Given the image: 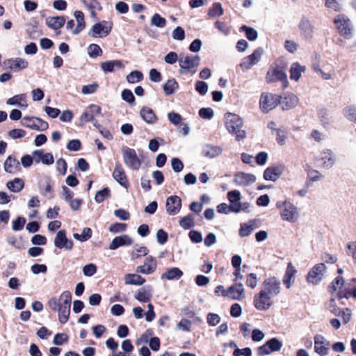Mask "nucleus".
Masks as SVG:
<instances>
[{
  "instance_id": "obj_25",
  "label": "nucleus",
  "mask_w": 356,
  "mask_h": 356,
  "mask_svg": "<svg viewBox=\"0 0 356 356\" xmlns=\"http://www.w3.org/2000/svg\"><path fill=\"white\" fill-rule=\"evenodd\" d=\"M257 180L255 175L250 173H245L243 172H238L234 175V181L238 186H248Z\"/></svg>"
},
{
  "instance_id": "obj_48",
  "label": "nucleus",
  "mask_w": 356,
  "mask_h": 356,
  "mask_svg": "<svg viewBox=\"0 0 356 356\" xmlns=\"http://www.w3.org/2000/svg\"><path fill=\"white\" fill-rule=\"evenodd\" d=\"M92 236V230L90 228L85 227L82 230L81 234L74 233L73 237L81 242L88 241Z\"/></svg>"
},
{
  "instance_id": "obj_43",
  "label": "nucleus",
  "mask_w": 356,
  "mask_h": 356,
  "mask_svg": "<svg viewBox=\"0 0 356 356\" xmlns=\"http://www.w3.org/2000/svg\"><path fill=\"white\" fill-rule=\"evenodd\" d=\"M255 229V225L253 221L243 223L241 225L239 234L241 237L250 236Z\"/></svg>"
},
{
  "instance_id": "obj_45",
  "label": "nucleus",
  "mask_w": 356,
  "mask_h": 356,
  "mask_svg": "<svg viewBox=\"0 0 356 356\" xmlns=\"http://www.w3.org/2000/svg\"><path fill=\"white\" fill-rule=\"evenodd\" d=\"M325 4L327 8L339 12L343 8V0H325Z\"/></svg>"
},
{
  "instance_id": "obj_41",
  "label": "nucleus",
  "mask_w": 356,
  "mask_h": 356,
  "mask_svg": "<svg viewBox=\"0 0 356 356\" xmlns=\"http://www.w3.org/2000/svg\"><path fill=\"white\" fill-rule=\"evenodd\" d=\"M323 179L324 175L320 171L315 169H309L306 185L310 186L314 182L322 181Z\"/></svg>"
},
{
  "instance_id": "obj_46",
  "label": "nucleus",
  "mask_w": 356,
  "mask_h": 356,
  "mask_svg": "<svg viewBox=\"0 0 356 356\" xmlns=\"http://www.w3.org/2000/svg\"><path fill=\"white\" fill-rule=\"evenodd\" d=\"M179 85L175 79L168 80L163 86V91L166 95H170L178 88Z\"/></svg>"
},
{
  "instance_id": "obj_37",
  "label": "nucleus",
  "mask_w": 356,
  "mask_h": 356,
  "mask_svg": "<svg viewBox=\"0 0 356 356\" xmlns=\"http://www.w3.org/2000/svg\"><path fill=\"white\" fill-rule=\"evenodd\" d=\"M123 67L122 63L119 60L105 61L101 63V69L105 73L113 72L115 68L122 69Z\"/></svg>"
},
{
  "instance_id": "obj_31",
  "label": "nucleus",
  "mask_w": 356,
  "mask_h": 356,
  "mask_svg": "<svg viewBox=\"0 0 356 356\" xmlns=\"http://www.w3.org/2000/svg\"><path fill=\"white\" fill-rule=\"evenodd\" d=\"M132 244L131 238L127 235L117 236L113 239L109 245L110 250H116L124 245H131Z\"/></svg>"
},
{
  "instance_id": "obj_33",
  "label": "nucleus",
  "mask_w": 356,
  "mask_h": 356,
  "mask_svg": "<svg viewBox=\"0 0 356 356\" xmlns=\"http://www.w3.org/2000/svg\"><path fill=\"white\" fill-rule=\"evenodd\" d=\"M305 71V66L301 65L299 63H293L290 67V79L298 81Z\"/></svg>"
},
{
  "instance_id": "obj_63",
  "label": "nucleus",
  "mask_w": 356,
  "mask_h": 356,
  "mask_svg": "<svg viewBox=\"0 0 356 356\" xmlns=\"http://www.w3.org/2000/svg\"><path fill=\"white\" fill-rule=\"evenodd\" d=\"M68 341V337L66 334L58 333L54 336L53 343L57 346H61Z\"/></svg>"
},
{
  "instance_id": "obj_35",
  "label": "nucleus",
  "mask_w": 356,
  "mask_h": 356,
  "mask_svg": "<svg viewBox=\"0 0 356 356\" xmlns=\"http://www.w3.org/2000/svg\"><path fill=\"white\" fill-rule=\"evenodd\" d=\"M183 275V272L177 267L168 268L161 276L162 280H179Z\"/></svg>"
},
{
  "instance_id": "obj_57",
  "label": "nucleus",
  "mask_w": 356,
  "mask_h": 356,
  "mask_svg": "<svg viewBox=\"0 0 356 356\" xmlns=\"http://www.w3.org/2000/svg\"><path fill=\"white\" fill-rule=\"evenodd\" d=\"M272 352L279 351L282 347V343L277 338H273L266 341Z\"/></svg>"
},
{
  "instance_id": "obj_51",
  "label": "nucleus",
  "mask_w": 356,
  "mask_h": 356,
  "mask_svg": "<svg viewBox=\"0 0 356 356\" xmlns=\"http://www.w3.org/2000/svg\"><path fill=\"white\" fill-rule=\"evenodd\" d=\"M135 298L143 302H148L151 298V294L144 289H140L134 295Z\"/></svg>"
},
{
  "instance_id": "obj_12",
  "label": "nucleus",
  "mask_w": 356,
  "mask_h": 356,
  "mask_svg": "<svg viewBox=\"0 0 356 356\" xmlns=\"http://www.w3.org/2000/svg\"><path fill=\"white\" fill-rule=\"evenodd\" d=\"M20 124L25 127L33 130L42 131L48 129L49 124L43 120L32 116H25L22 118Z\"/></svg>"
},
{
  "instance_id": "obj_28",
  "label": "nucleus",
  "mask_w": 356,
  "mask_h": 356,
  "mask_svg": "<svg viewBox=\"0 0 356 356\" xmlns=\"http://www.w3.org/2000/svg\"><path fill=\"white\" fill-rule=\"evenodd\" d=\"M112 176L122 186L127 188L129 184L124 170L120 163H116Z\"/></svg>"
},
{
  "instance_id": "obj_55",
  "label": "nucleus",
  "mask_w": 356,
  "mask_h": 356,
  "mask_svg": "<svg viewBox=\"0 0 356 356\" xmlns=\"http://www.w3.org/2000/svg\"><path fill=\"white\" fill-rule=\"evenodd\" d=\"M284 47L287 51L294 54L298 51L299 44L294 40H286L284 43Z\"/></svg>"
},
{
  "instance_id": "obj_5",
  "label": "nucleus",
  "mask_w": 356,
  "mask_h": 356,
  "mask_svg": "<svg viewBox=\"0 0 356 356\" xmlns=\"http://www.w3.org/2000/svg\"><path fill=\"white\" fill-rule=\"evenodd\" d=\"M200 58L198 56H183L179 59L181 74H195L200 65Z\"/></svg>"
},
{
  "instance_id": "obj_49",
  "label": "nucleus",
  "mask_w": 356,
  "mask_h": 356,
  "mask_svg": "<svg viewBox=\"0 0 356 356\" xmlns=\"http://www.w3.org/2000/svg\"><path fill=\"white\" fill-rule=\"evenodd\" d=\"M223 8L221 3H215L209 10V15L211 17H217L223 15Z\"/></svg>"
},
{
  "instance_id": "obj_42",
  "label": "nucleus",
  "mask_w": 356,
  "mask_h": 356,
  "mask_svg": "<svg viewBox=\"0 0 356 356\" xmlns=\"http://www.w3.org/2000/svg\"><path fill=\"white\" fill-rule=\"evenodd\" d=\"M24 183L22 179L15 178L13 180L8 181L7 188L13 193H18L24 188Z\"/></svg>"
},
{
  "instance_id": "obj_15",
  "label": "nucleus",
  "mask_w": 356,
  "mask_h": 356,
  "mask_svg": "<svg viewBox=\"0 0 356 356\" xmlns=\"http://www.w3.org/2000/svg\"><path fill=\"white\" fill-rule=\"evenodd\" d=\"M300 37L306 40H312L314 35V25L312 21L303 17L298 25Z\"/></svg>"
},
{
  "instance_id": "obj_32",
  "label": "nucleus",
  "mask_w": 356,
  "mask_h": 356,
  "mask_svg": "<svg viewBox=\"0 0 356 356\" xmlns=\"http://www.w3.org/2000/svg\"><path fill=\"white\" fill-rule=\"evenodd\" d=\"M141 118L147 124H153L158 120L153 110L149 107H143L140 111Z\"/></svg>"
},
{
  "instance_id": "obj_26",
  "label": "nucleus",
  "mask_w": 356,
  "mask_h": 356,
  "mask_svg": "<svg viewBox=\"0 0 356 356\" xmlns=\"http://www.w3.org/2000/svg\"><path fill=\"white\" fill-rule=\"evenodd\" d=\"M157 264L156 259L152 257H147L143 265L136 268V271L145 275H151L156 269Z\"/></svg>"
},
{
  "instance_id": "obj_14",
  "label": "nucleus",
  "mask_w": 356,
  "mask_h": 356,
  "mask_svg": "<svg viewBox=\"0 0 356 356\" xmlns=\"http://www.w3.org/2000/svg\"><path fill=\"white\" fill-rule=\"evenodd\" d=\"M277 81H282L284 86L286 87L288 81L286 72L280 67H270L266 74V81L273 83Z\"/></svg>"
},
{
  "instance_id": "obj_6",
  "label": "nucleus",
  "mask_w": 356,
  "mask_h": 356,
  "mask_svg": "<svg viewBox=\"0 0 356 356\" xmlns=\"http://www.w3.org/2000/svg\"><path fill=\"white\" fill-rule=\"evenodd\" d=\"M282 286L280 280L275 277L266 279L261 286L260 291L275 300V298L281 293Z\"/></svg>"
},
{
  "instance_id": "obj_54",
  "label": "nucleus",
  "mask_w": 356,
  "mask_h": 356,
  "mask_svg": "<svg viewBox=\"0 0 356 356\" xmlns=\"http://www.w3.org/2000/svg\"><path fill=\"white\" fill-rule=\"evenodd\" d=\"M88 54L92 58H97L102 54V50L99 45L91 44L88 47Z\"/></svg>"
},
{
  "instance_id": "obj_21",
  "label": "nucleus",
  "mask_w": 356,
  "mask_h": 356,
  "mask_svg": "<svg viewBox=\"0 0 356 356\" xmlns=\"http://www.w3.org/2000/svg\"><path fill=\"white\" fill-rule=\"evenodd\" d=\"M227 298L234 300H242L245 298V290L242 283H236L228 288Z\"/></svg>"
},
{
  "instance_id": "obj_17",
  "label": "nucleus",
  "mask_w": 356,
  "mask_h": 356,
  "mask_svg": "<svg viewBox=\"0 0 356 356\" xmlns=\"http://www.w3.org/2000/svg\"><path fill=\"white\" fill-rule=\"evenodd\" d=\"M263 51L262 49L258 48L251 55L243 58L240 64L242 69L249 70L253 65L257 64L261 58Z\"/></svg>"
},
{
  "instance_id": "obj_62",
  "label": "nucleus",
  "mask_w": 356,
  "mask_h": 356,
  "mask_svg": "<svg viewBox=\"0 0 356 356\" xmlns=\"http://www.w3.org/2000/svg\"><path fill=\"white\" fill-rule=\"evenodd\" d=\"M147 253L148 250L147 249V248L140 246L138 248H136L135 250L132 251L131 257L133 259H136L140 257L141 255H147Z\"/></svg>"
},
{
  "instance_id": "obj_36",
  "label": "nucleus",
  "mask_w": 356,
  "mask_h": 356,
  "mask_svg": "<svg viewBox=\"0 0 356 356\" xmlns=\"http://www.w3.org/2000/svg\"><path fill=\"white\" fill-rule=\"evenodd\" d=\"M6 104L11 106H17L20 108H26L28 105L26 104V96L25 94L15 95L9 98Z\"/></svg>"
},
{
  "instance_id": "obj_18",
  "label": "nucleus",
  "mask_w": 356,
  "mask_h": 356,
  "mask_svg": "<svg viewBox=\"0 0 356 356\" xmlns=\"http://www.w3.org/2000/svg\"><path fill=\"white\" fill-rule=\"evenodd\" d=\"M229 207L232 212L238 213L242 210L241 195L239 191L234 190L227 193Z\"/></svg>"
},
{
  "instance_id": "obj_38",
  "label": "nucleus",
  "mask_w": 356,
  "mask_h": 356,
  "mask_svg": "<svg viewBox=\"0 0 356 356\" xmlns=\"http://www.w3.org/2000/svg\"><path fill=\"white\" fill-rule=\"evenodd\" d=\"M222 152V148L218 146L206 145L202 149V154L205 157L213 159L219 156Z\"/></svg>"
},
{
  "instance_id": "obj_53",
  "label": "nucleus",
  "mask_w": 356,
  "mask_h": 356,
  "mask_svg": "<svg viewBox=\"0 0 356 356\" xmlns=\"http://www.w3.org/2000/svg\"><path fill=\"white\" fill-rule=\"evenodd\" d=\"M194 224V218L191 216L183 217L179 220V225L184 229L191 228Z\"/></svg>"
},
{
  "instance_id": "obj_27",
  "label": "nucleus",
  "mask_w": 356,
  "mask_h": 356,
  "mask_svg": "<svg viewBox=\"0 0 356 356\" xmlns=\"http://www.w3.org/2000/svg\"><path fill=\"white\" fill-rule=\"evenodd\" d=\"M54 245L58 248H64L67 250H70L73 248L72 241L66 237V234L64 230H60L58 232L54 239Z\"/></svg>"
},
{
  "instance_id": "obj_40",
  "label": "nucleus",
  "mask_w": 356,
  "mask_h": 356,
  "mask_svg": "<svg viewBox=\"0 0 356 356\" xmlns=\"http://www.w3.org/2000/svg\"><path fill=\"white\" fill-rule=\"evenodd\" d=\"M74 17L76 18L77 25L76 27L72 30V33L74 35L79 34L85 27V19L83 12L80 10H76L74 13Z\"/></svg>"
},
{
  "instance_id": "obj_2",
  "label": "nucleus",
  "mask_w": 356,
  "mask_h": 356,
  "mask_svg": "<svg viewBox=\"0 0 356 356\" xmlns=\"http://www.w3.org/2000/svg\"><path fill=\"white\" fill-rule=\"evenodd\" d=\"M225 126L229 134L236 135L237 141H241L246 137V132L242 129L243 120L239 115L232 113H226Z\"/></svg>"
},
{
  "instance_id": "obj_39",
  "label": "nucleus",
  "mask_w": 356,
  "mask_h": 356,
  "mask_svg": "<svg viewBox=\"0 0 356 356\" xmlns=\"http://www.w3.org/2000/svg\"><path fill=\"white\" fill-rule=\"evenodd\" d=\"M145 282V280L138 274L130 273L124 276V283L127 285L140 286Z\"/></svg>"
},
{
  "instance_id": "obj_4",
  "label": "nucleus",
  "mask_w": 356,
  "mask_h": 356,
  "mask_svg": "<svg viewBox=\"0 0 356 356\" xmlns=\"http://www.w3.org/2000/svg\"><path fill=\"white\" fill-rule=\"evenodd\" d=\"M327 273V268L324 263L315 264L308 272L306 276L307 283L316 286L325 279Z\"/></svg>"
},
{
  "instance_id": "obj_58",
  "label": "nucleus",
  "mask_w": 356,
  "mask_h": 356,
  "mask_svg": "<svg viewBox=\"0 0 356 356\" xmlns=\"http://www.w3.org/2000/svg\"><path fill=\"white\" fill-rule=\"evenodd\" d=\"M26 219L24 217L18 216L13 222L12 225V229L13 230L17 232L22 230L25 224H26Z\"/></svg>"
},
{
  "instance_id": "obj_47",
  "label": "nucleus",
  "mask_w": 356,
  "mask_h": 356,
  "mask_svg": "<svg viewBox=\"0 0 356 356\" xmlns=\"http://www.w3.org/2000/svg\"><path fill=\"white\" fill-rule=\"evenodd\" d=\"M143 79V74L138 70H134L131 72L127 75L126 79L129 83H136L140 82Z\"/></svg>"
},
{
  "instance_id": "obj_61",
  "label": "nucleus",
  "mask_w": 356,
  "mask_h": 356,
  "mask_svg": "<svg viewBox=\"0 0 356 356\" xmlns=\"http://www.w3.org/2000/svg\"><path fill=\"white\" fill-rule=\"evenodd\" d=\"M199 115L204 120H210L213 117L214 113L211 108H202L199 111Z\"/></svg>"
},
{
  "instance_id": "obj_9",
  "label": "nucleus",
  "mask_w": 356,
  "mask_h": 356,
  "mask_svg": "<svg viewBox=\"0 0 356 356\" xmlns=\"http://www.w3.org/2000/svg\"><path fill=\"white\" fill-rule=\"evenodd\" d=\"M280 96L264 92L261 94L259 99V108L264 113H268L274 109L279 104Z\"/></svg>"
},
{
  "instance_id": "obj_10",
  "label": "nucleus",
  "mask_w": 356,
  "mask_h": 356,
  "mask_svg": "<svg viewBox=\"0 0 356 356\" xmlns=\"http://www.w3.org/2000/svg\"><path fill=\"white\" fill-rule=\"evenodd\" d=\"M113 23L109 21H102L95 24L90 28L88 35L92 38H105L111 31Z\"/></svg>"
},
{
  "instance_id": "obj_22",
  "label": "nucleus",
  "mask_w": 356,
  "mask_h": 356,
  "mask_svg": "<svg viewBox=\"0 0 356 356\" xmlns=\"http://www.w3.org/2000/svg\"><path fill=\"white\" fill-rule=\"evenodd\" d=\"M300 99L298 97L293 93H286L280 97L279 103L283 110H290L298 105Z\"/></svg>"
},
{
  "instance_id": "obj_24",
  "label": "nucleus",
  "mask_w": 356,
  "mask_h": 356,
  "mask_svg": "<svg viewBox=\"0 0 356 356\" xmlns=\"http://www.w3.org/2000/svg\"><path fill=\"white\" fill-rule=\"evenodd\" d=\"M298 273L297 269L291 262L288 263L284 275L282 278V282L286 289H290L295 282V277Z\"/></svg>"
},
{
  "instance_id": "obj_59",
  "label": "nucleus",
  "mask_w": 356,
  "mask_h": 356,
  "mask_svg": "<svg viewBox=\"0 0 356 356\" xmlns=\"http://www.w3.org/2000/svg\"><path fill=\"white\" fill-rule=\"evenodd\" d=\"M99 88L97 83H92L88 85L83 86L81 89V92L83 95H91L95 93Z\"/></svg>"
},
{
  "instance_id": "obj_52",
  "label": "nucleus",
  "mask_w": 356,
  "mask_h": 356,
  "mask_svg": "<svg viewBox=\"0 0 356 356\" xmlns=\"http://www.w3.org/2000/svg\"><path fill=\"white\" fill-rule=\"evenodd\" d=\"M151 24L159 28H163L166 24V20L158 13H155L151 18Z\"/></svg>"
},
{
  "instance_id": "obj_16",
  "label": "nucleus",
  "mask_w": 356,
  "mask_h": 356,
  "mask_svg": "<svg viewBox=\"0 0 356 356\" xmlns=\"http://www.w3.org/2000/svg\"><path fill=\"white\" fill-rule=\"evenodd\" d=\"M314 351L321 356H325L329 353L330 342L321 334H316L314 337Z\"/></svg>"
},
{
  "instance_id": "obj_1",
  "label": "nucleus",
  "mask_w": 356,
  "mask_h": 356,
  "mask_svg": "<svg viewBox=\"0 0 356 356\" xmlns=\"http://www.w3.org/2000/svg\"><path fill=\"white\" fill-rule=\"evenodd\" d=\"M72 295L68 291H63L58 297L51 298L47 306L49 308L58 313V321L65 324L67 322L70 314Z\"/></svg>"
},
{
  "instance_id": "obj_60",
  "label": "nucleus",
  "mask_w": 356,
  "mask_h": 356,
  "mask_svg": "<svg viewBox=\"0 0 356 356\" xmlns=\"http://www.w3.org/2000/svg\"><path fill=\"white\" fill-rule=\"evenodd\" d=\"M110 190L108 188H104L96 193L95 200L97 203H101L108 196Z\"/></svg>"
},
{
  "instance_id": "obj_19",
  "label": "nucleus",
  "mask_w": 356,
  "mask_h": 356,
  "mask_svg": "<svg viewBox=\"0 0 356 356\" xmlns=\"http://www.w3.org/2000/svg\"><path fill=\"white\" fill-rule=\"evenodd\" d=\"M100 112L101 108L99 106L90 104L81 114L79 118V124L83 126L86 122L93 121L95 116L99 114Z\"/></svg>"
},
{
  "instance_id": "obj_8",
  "label": "nucleus",
  "mask_w": 356,
  "mask_h": 356,
  "mask_svg": "<svg viewBox=\"0 0 356 356\" xmlns=\"http://www.w3.org/2000/svg\"><path fill=\"white\" fill-rule=\"evenodd\" d=\"M124 164L133 170H138L141 166L142 161L138 157L135 149L123 147L122 149Z\"/></svg>"
},
{
  "instance_id": "obj_30",
  "label": "nucleus",
  "mask_w": 356,
  "mask_h": 356,
  "mask_svg": "<svg viewBox=\"0 0 356 356\" xmlns=\"http://www.w3.org/2000/svg\"><path fill=\"white\" fill-rule=\"evenodd\" d=\"M4 170L6 172L15 174L21 170L20 163L17 159L9 156L4 162Z\"/></svg>"
},
{
  "instance_id": "obj_23",
  "label": "nucleus",
  "mask_w": 356,
  "mask_h": 356,
  "mask_svg": "<svg viewBox=\"0 0 356 356\" xmlns=\"http://www.w3.org/2000/svg\"><path fill=\"white\" fill-rule=\"evenodd\" d=\"M181 207V198L177 195H172L167 198L165 202L166 211L169 215L177 214Z\"/></svg>"
},
{
  "instance_id": "obj_44",
  "label": "nucleus",
  "mask_w": 356,
  "mask_h": 356,
  "mask_svg": "<svg viewBox=\"0 0 356 356\" xmlns=\"http://www.w3.org/2000/svg\"><path fill=\"white\" fill-rule=\"evenodd\" d=\"M40 193L48 199H51L54 197V191L49 178L44 180V184L40 187Z\"/></svg>"
},
{
  "instance_id": "obj_3",
  "label": "nucleus",
  "mask_w": 356,
  "mask_h": 356,
  "mask_svg": "<svg viewBox=\"0 0 356 356\" xmlns=\"http://www.w3.org/2000/svg\"><path fill=\"white\" fill-rule=\"evenodd\" d=\"M337 160L336 154L330 149L322 150L318 155L314 158V162L316 166L325 170L332 168L337 163Z\"/></svg>"
},
{
  "instance_id": "obj_34",
  "label": "nucleus",
  "mask_w": 356,
  "mask_h": 356,
  "mask_svg": "<svg viewBox=\"0 0 356 356\" xmlns=\"http://www.w3.org/2000/svg\"><path fill=\"white\" fill-rule=\"evenodd\" d=\"M65 19L64 17H48L46 18V24L48 27L54 29H60L65 24Z\"/></svg>"
},
{
  "instance_id": "obj_56",
  "label": "nucleus",
  "mask_w": 356,
  "mask_h": 356,
  "mask_svg": "<svg viewBox=\"0 0 356 356\" xmlns=\"http://www.w3.org/2000/svg\"><path fill=\"white\" fill-rule=\"evenodd\" d=\"M97 271V267L94 264H88L83 267V273L86 277L93 276Z\"/></svg>"
},
{
  "instance_id": "obj_7",
  "label": "nucleus",
  "mask_w": 356,
  "mask_h": 356,
  "mask_svg": "<svg viewBox=\"0 0 356 356\" xmlns=\"http://www.w3.org/2000/svg\"><path fill=\"white\" fill-rule=\"evenodd\" d=\"M334 24L339 33L343 38L350 39L353 36V31L350 20L343 15H338L334 19Z\"/></svg>"
},
{
  "instance_id": "obj_64",
  "label": "nucleus",
  "mask_w": 356,
  "mask_h": 356,
  "mask_svg": "<svg viewBox=\"0 0 356 356\" xmlns=\"http://www.w3.org/2000/svg\"><path fill=\"white\" fill-rule=\"evenodd\" d=\"M171 166L175 172H180L184 168V164L178 158L171 159Z\"/></svg>"
},
{
  "instance_id": "obj_11",
  "label": "nucleus",
  "mask_w": 356,
  "mask_h": 356,
  "mask_svg": "<svg viewBox=\"0 0 356 356\" xmlns=\"http://www.w3.org/2000/svg\"><path fill=\"white\" fill-rule=\"evenodd\" d=\"M253 305L257 310L265 312L268 310L275 305V300L270 297L259 291L254 296Z\"/></svg>"
},
{
  "instance_id": "obj_50",
  "label": "nucleus",
  "mask_w": 356,
  "mask_h": 356,
  "mask_svg": "<svg viewBox=\"0 0 356 356\" xmlns=\"http://www.w3.org/2000/svg\"><path fill=\"white\" fill-rule=\"evenodd\" d=\"M343 115L348 120L356 124V108L353 106H347L343 111Z\"/></svg>"
},
{
  "instance_id": "obj_29",
  "label": "nucleus",
  "mask_w": 356,
  "mask_h": 356,
  "mask_svg": "<svg viewBox=\"0 0 356 356\" xmlns=\"http://www.w3.org/2000/svg\"><path fill=\"white\" fill-rule=\"evenodd\" d=\"M284 171L282 166H270L264 172V179L266 181H276Z\"/></svg>"
},
{
  "instance_id": "obj_13",
  "label": "nucleus",
  "mask_w": 356,
  "mask_h": 356,
  "mask_svg": "<svg viewBox=\"0 0 356 356\" xmlns=\"http://www.w3.org/2000/svg\"><path fill=\"white\" fill-rule=\"evenodd\" d=\"M280 216L283 220L296 222L300 218L299 209L292 203L285 204V207L280 211Z\"/></svg>"
},
{
  "instance_id": "obj_20",
  "label": "nucleus",
  "mask_w": 356,
  "mask_h": 356,
  "mask_svg": "<svg viewBox=\"0 0 356 356\" xmlns=\"http://www.w3.org/2000/svg\"><path fill=\"white\" fill-rule=\"evenodd\" d=\"M3 63L8 69L14 72L25 70L29 66V62L26 59L19 57L7 59Z\"/></svg>"
}]
</instances>
